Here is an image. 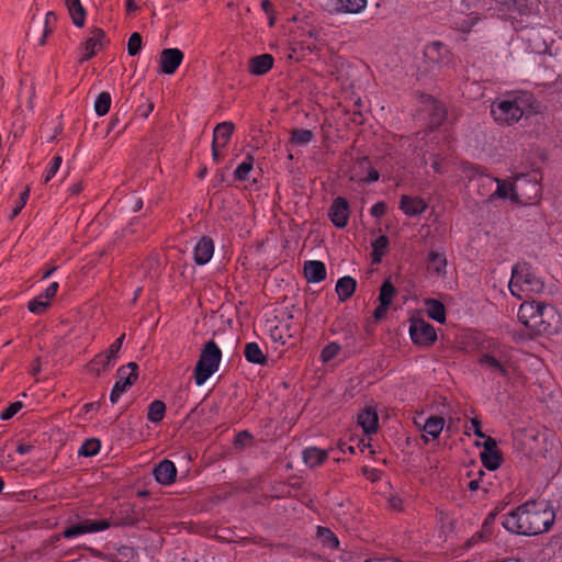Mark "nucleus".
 <instances>
[{"label":"nucleus","mask_w":562,"mask_h":562,"mask_svg":"<svg viewBox=\"0 0 562 562\" xmlns=\"http://www.w3.org/2000/svg\"><path fill=\"white\" fill-rule=\"evenodd\" d=\"M485 441L483 443V447H484V451L483 452H497L496 450V441L491 438V437H486L485 436Z\"/></svg>","instance_id":"obj_51"},{"label":"nucleus","mask_w":562,"mask_h":562,"mask_svg":"<svg viewBox=\"0 0 562 562\" xmlns=\"http://www.w3.org/2000/svg\"><path fill=\"white\" fill-rule=\"evenodd\" d=\"M126 10L128 12H133V11L137 10V4H136L135 0H126Z\"/></svg>","instance_id":"obj_64"},{"label":"nucleus","mask_w":562,"mask_h":562,"mask_svg":"<svg viewBox=\"0 0 562 562\" xmlns=\"http://www.w3.org/2000/svg\"><path fill=\"white\" fill-rule=\"evenodd\" d=\"M479 21V18L476 16H471V18H468L465 21H464V25L462 26V31L463 32H470L471 27L474 26Z\"/></svg>","instance_id":"obj_55"},{"label":"nucleus","mask_w":562,"mask_h":562,"mask_svg":"<svg viewBox=\"0 0 562 562\" xmlns=\"http://www.w3.org/2000/svg\"><path fill=\"white\" fill-rule=\"evenodd\" d=\"M425 55L435 63L448 64L450 52L446 45L439 42H434L426 46Z\"/></svg>","instance_id":"obj_24"},{"label":"nucleus","mask_w":562,"mask_h":562,"mask_svg":"<svg viewBox=\"0 0 562 562\" xmlns=\"http://www.w3.org/2000/svg\"><path fill=\"white\" fill-rule=\"evenodd\" d=\"M338 11L345 13H360L367 8V0H337Z\"/></svg>","instance_id":"obj_33"},{"label":"nucleus","mask_w":562,"mask_h":562,"mask_svg":"<svg viewBox=\"0 0 562 562\" xmlns=\"http://www.w3.org/2000/svg\"><path fill=\"white\" fill-rule=\"evenodd\" d=\"M508 288L514 296L522 299L541 293L544 290V282L529 265L524 262L513 268Z\"/></svg>","instance_id":"obj_5"},{"label":"nucleus","mask_w":562,"mask_h":562,"mask_svg":"<svg viewBox=\"0 0 562 562\" xmlns=\"http://www.w3.org/2000/svg\"><path fill=\"white\" fill-rule=\"evenodd\" d=\"M314 138V134L310 130H293L291 133V144L295 146H305Z\"/></svg>","instance_id":"obj_35"},{"label":"nucleus","mask_w":562,"mask_h":562,"mask_svg":"<svg viewBox=\"0 0 562 562\" xmlns=\"http://www.w3.org/2000/svg\"><path fill=\"white\" fill-rule=\"evenodd\" d=\"M356 280L351 277H342L336 283V292L339 301L345 302L348 300L356 290Z\"/></svg>","instance_id":"obj_27"},{"label":"nucleus","mask_w":562,"mask_h":562,"mask_svg":"<svg viewBox=\"0 0 562 562\" xmlns=\"http://www.w3.org/2000/svg\"><path fill=\"white\" fill-rule=\"evenodd\" d=\"M480 366L499 375H506L510 367V351L507 347L494 342L488 351L479 358Z\"/></svg>","instance_id":"obj_7"},{"label":"nucleus","mask_w":562,"mask_h":562,"mask_svg":"<svg viewBox=\"0 0 562 562\" xmlns=\"http://www.w3.org/2000/svg\"><path fill=\"white\" fill-rule=\"evenodd\" d=\"M427 314L430 318L438 323L446 322V308L441 302L435 299L425 300Z\"/></svg>","instance_id":"obj_30"},{"label":"nucleus","mask_w":562,"mask_h":562,"mask_svg":"<svg viewBox=\"0 0 562 562\" xmlns=\"http://www.w3.org/2000/svg\"><path fill=\"white\" fill-rule=\"evenodd\" d=\"M233 132L234 124L232 122H222L217 124L214 128L212 144H215V146H220L221 148H225L232 137Z\"/></svg>","instance_id":"obj_25"},{"label":"nucleus","mask_w":562,"mask_h":562,"mask_svg":"<svg viewBox=\"0 0 562 562\" xmlns=\"http://www.w3.org/2000/svg\"><path fill=\"white\" fill-rule=\"evenodd\" d=\"M481 483H482V479L479 477V479H474V480H471L468 484V487L471 490V491H476L479 488H481Z\"/></svg>","instance_id":"obj_58"},{"label":"nucleus","mask_w":562,"mask_h":562,"mask_svg":"<svg viewBox=\"0 0 562 562\" xmlns=\"http://www.w3.org/2000/svg\"><path fill=\"white\" fill-rule=\"evenodd\" d=\"M350 179L353 181L374 182L379 179V172L371 167L368 158H361L355 165Z\"/></svg>","instance_id":"obj_16"},{"label":"nucleus","mask_w":562,"mask_h":562,"mask_svg":"<svg viewBox=\"0 0 562 562\" xmlns=\"http://www.w3.org/2000/svg\"><path fill=\"white\" fill-rule=\"evenodd\" d=\"M390 506L393 508V509H401L402 508V499L397 496H392L390 498Z\"/></svg>","instance_id":"obj_57"},{"label":"nucleus","mask_w":562,"mask_h":562,"mask_svg":"<svg viewBox=\"0 0 562 562\" xmlns=\"http://www.w3.org/2000/svg\"><path fill=\"white\" fill-rule=\"evenodd\" d=\"M553 306L540 302H524L518 310L519 322L536 334H551L559 323Z\"/></svg>","instance_id":"obj_3"},{"label":"nucleus","mask_w":562,"mask_h":562,"mask_svg":"<svg viewBox=\"0 0 562 562\" xmlns=\"http://www.w3.org/2000/svg\"><path fill=\"white\" fill-rule=\"evenodd\" d=\"M23 407L22 402H14L10 404L4 411L1 412L0 418L2 420H8L12 418L15 414H18Z\"/></svg>","instance_id":"obj_45"},{"label":"nucleus","mask_w":562,"mask_h":562,"mask_svg":"<svg viewBox=\"0 0 562 562\" xmlns=\"http://www.w3.org/2000/svg\"><path fill=\"white\" fill-rule=\"evenodd\" d=\"M153 110H154L153 103H148L144 109H142V108L138 109L140 115L144 117H147L151 113Z\"/></svg>","instance_id":"obj_59"},{"label":"nucleus","mask_w":562,"mask_h":562,"mask_svg":"<svg viewBox=\"0 0 562 562\" xmlns=\"http://www.w3.org/2000/svg\"><path fill=\"white\" fill-rule=\"evenodd\" d=\"M125 338V334H122L110 346L109 350L105 351L108 355H110L114 360L116 358L117 352L121 350V347L123 345Z\"/></svg>","instance_id":"obj_49"},{"label":"nucleus","mask_w":562,"mask_h":562,"mask_svg":"<svg viewBox=\"0 0 562 562\" xmlns=\"http://www.w3.org/2000/svg\"><path fill=\"white\" fill-rule=\"evenodd\" d=\"M394 294L395 288L393 286V284L389 280L384 281L379 294L380 304L375 308L373 314L376 319H381L385 316L386 311L392 303Z\"/></svg>","instance_id":"obj_19"},{"label":"nucleus","mask_w":562,"mask_h":562,"mask_svg":"<svg viewBox=\"0 0 562 562\" xmlns=\"http://www.w3.org/2000/svg\"><path fill=\"white\" fill-rule=\"evenodd\" d=\"M65 4L68 9L72 23L81 27L85 24L86 11L80 3V0H65Z\"/></svg>","instance_id":"obj_29"},{"label":"nucleus","mask_w":562,"mask_h":562,"mask_svg":"<svg viewBox=\"0 0 562 562\" xmlns=\"http://www.w3.org/2000/svg\"><path fill=\"white\" fill-rule=\"evenodd\" d=\"M214 243L210 237H202L194 246L193 259L199 266L206 265L213 257Z\"/></svg>","instance_id":"obj_17"},{"label":"nucleus","mask_w":562,"mask_h":562,"mask_svg":"<svg viewBox=\"0 0 562 562\" xmlns=\"http://www.w3.org/2000/svg\"><path fill=\"white\" fill-rule=\"evenodd\" d=\"M447 267V260L443 254L437 251H430L428 256V266L427 269L431 273H436L441 276L445 273Z\"/></svg>","instance_id":"obj_32"},{"label":"nucleus","mask_w":562,"mask_h":562,"mask_svg":"<svg viewBox=\"0 0 562 562\" xmlns=\"http://www.w3.org/2000/svg\"><path fill=\"white\" fill-rule=\"evenodd\" d=\"M481 459L484 467L491 471L496 470L501 464V459L497 452H481Z\"/></svg>","instance_id":"obj_41"},{"label":"nucleus","mask_w":562,"mask_h":562,"mask_svg":"<svg viewBox=\"0 0 562 562\" xmlns=\"http://www.w3.org/2000/svg\"><path fill=\"white\" fill-rule=\"evenodd\" d=\"M304 274L308 282L318 283L326 278V267L318 260L306 261L304 263Z\"/></svg>","instance_id":"obj_22"},{"label":"nucleus","mask_w":562,"mask_h":562,"mask_svg":"<svg viewBox=\"0 0 562 562\" xmlns=\"http://www.w3.org/2000/svg\"><path fill=\"white\" fill-rule=\"evenodd\" d=\"M317 538L324 546H326L330 549H335L339 546V541H338L337 537L328 528L317 527Z\"/></svg>","instance_id":"obj_36"},{"label":"nucleus","mask_w":562,"mask_h":562,"mask_svg":"<svg viewBox=\"0 0 562 562\" xmlns=\"http://www.w3.org/2000/svg\"><path fill=\"white\" fill-rule=\"evenodd\" d=\"M27 198H29V192L27 191H24L23 193H21L20 202H18V205L13 210V216H15V215H18L20 213V211L25 205Z\"/></svg>","instance_id":"obj_52"},{"label":"nucleus","mask_w":562,"mask_h":562,"mask_svg":"<svg viewBox=\"0 0 562 562\" xmlns=\"http://www.w3.org/2000/svg\"><path fill=\"white\" fill-rule=\"evenodd\" d=\"M142 49V36L139 33H133L127 41V53L131 56H136Z\"/></svg>","instance_id":"obj_43"},{"label":"nucleus","mask_w":562,"mask_h":562,"mask_svg":"<svg viewBox=\"0 0 562 562\" xmlns=\"http://www.w3.org/2000/svg\"><path fill=\"white\" fill-rule=\"evenodd\" d=\"M398 207L407 216H417L426 211L427 203L418 196L402 195Z\"/></svg>","instance_id":"obj_18"},{"label":"nucleus","mask_w":562,"mask_h":562,"mask_svg":"<svg viewBox=\"0 0 562 562\" xmlns=\"http://www.w3.org/2000/svg\"><path fill=\"white\" fill-rule=\"evenodd\" d=\"M290 337H291V334H289L288 330L284 331L283 328L279 327V326H276L271 330V338L274 341L281 342L282 345H284Z\"/></svg>","instance_id":"obj_48"},{"label":"nucleus","mask_w":562,"mask_h":562,"mask_svg":"<svg viewBox=\"0 0 562 562\" xmlns=\"http://www.w3.org/2000/svg\"><path fill=\"white\" fill-rule=\"evenodd\" d=\"M530 98L525 93L498 98L491 104V115L498 124L513 125L522 117Z\"/></svg>","instance_id":"obj_4"},{"label":"nucleus","mask_w":562,"mask_h":562,"mask_svg":"<svg viewBox=\"0 0 562 562\" xmlns=\"http://www.w3.org/2000/svg\"><path fill=\"white\" fill-rule=\"evenodd\" d=\"M100 441L98 439H87L78 450L79 456L93 457L100 451Z\"/></svg>","instance_id":"obj_40"},{"label":"nucleus","mask_w":562,"mask_h":562,"mask_svg":"<svg viewBox=\"0 0 562 562\" xmlns=\"http://www.w3.org/2000/svg\"><path fill=\"white\" fill-rule=\"evenodd\" d=\"M273 66V57L269 54H262L252 57L249 60V72L255 76H261L268 72Z\"/></svg>","instance_id":"obj_23"},{"label":"nucleus","mask_w":562,"mask_h":562,"mask_svg":"<svg viewBox=\"0 0 562 562\" xmlns=\"http://www.w3.org/2000/svg\"><path fill=\"white\" fill-rule=\"evenodd\" d=\"M105 43V33L101 29H93L83 43L82 55L80 61H86L92 58L99 50L102 49Z\"/></svg>","instance_id":"obj_13"},{"label":"nucleus","mask_w":562,"mask_h":562,"mask_svg":"<svg viewBox=\"0 0 562 562\" xmlns=\"http://www.w3.org/2000/svg\"><path fill=\"white\" fill-rule=\"evenodd\" d=\"M114 362L115 360L110 355L102 352L95 356L94 359L89 363V370L99 375L101 372L111 369Z\"/></svg>","instance_id":"obj_28"},{"label":"nucleus","mask_w":562,"mask_h":562,"mask_svg":"<svg viewBox=\"0 0 562 562\" xmlns=\"http://www.w3.org/2000/svg\"><path fill=\"white\" fill-rule=\"evenodd\" d=\"M244 356L248 362L255 364H265L267 362V357L257 342H247Z\"/></svg>","instance_id":"obj_31"},{"label":"nucleus","mask_w":562,"mask_h":562,"mask_svg":"<svg viewBox=\"0 0 562 562\" xmlns=\"http://www.w3.org/2000/svg\"><path fill=\"white\" fill-rule=\"evenodd\" d=\"M222 351L217 344L209 340L201 350L194 369V382L203 385L220 368Z\"/></svg>","instance_id":"obj_6"},{"label":"nucleus","mask_w":562,"mask_h":562,"mask_svg":"<svg viewBox=\"0 0 562 562\" xmlns=\"http://www.w3.org/2000/svg\"><path fill=\"white\" fill-rule=\"evenodd\" d=\"M59 284L52 282L48 286L29 302V311L34 314H43L52 304L58 291Z\"/></svg>","instance_id":"obj_12"},{"label":"nucleus","mask_w":562,"mask_h":562,"mask_svg":"<svg viewBox=\"0 0 562 562\" xmlns=\"http://www.w3.org/2000/svg\"><path fill=\"white\" fill-rule=\"evenodd\" d=\"M554 517L553 508L548 502H527L509 513L502 525L513 533L533 536L549 530Z\"/></svg>","instance_id":"obj_1"},{"label":"nucleus","mask_w":562,"mask_h":562,"mask_svg":"<svg viewBox=\"0 0 562 562\" xmlns=\"http://www.w3.org/2000/svg\"><path fill=\"white\" fill-rule=\"evenodd\" d=\"M304 463L310 468L321 465L327 459V451L315 447H308L302 452Z\"/></svg>","instance_id":"obj_26"},{"label":"nucleus","mask_w":562,"mask_h":562,"mask_svg":"<svg viewBox=\"0 0 562 562\" xmlns=\"http://www.w3.org/2000/svg\"><path fill=\"white\" fill-rule=\"evenodd\" d=\"M415 426L422 431V439L424 442L438 439L445 427V419L440 416L431 415L425 417L424 414H418L414 418Z\"/></svg>","instance_id":"obj_10"},{"label":"nucleus","mask_w":562,"mask_h":562,"mask_svg":"<svg viewBox=\"0 0 562 562\" xmlns=\"http://www.w3.org/2000/svg\"><path fill=\"white\" fill-rule=\"evenodd\" d=\"M431 167L438 173L443 172L442 167H441V161H440V159L438 157L434 158V160L431 162Z\"/></svg>","instance_id":"obj_60"},{"label":"nucleus","mask_w":562,"mask_h":562,"mask_svg":"<svg viewBox=\"0 0 562 562\" xmlns=\"http://www.w3.org/2000/svg\"><path fill=\"white\" fill-rule=\"evenodd\" d=\"M221 147L215 146V144H212V156L215 161H217L221 157Z\"/></svg>","instance_id":"obj_61"},{"label":"nucleus","mask_w":562,"mask_h":562,"mask_svg":"<svg viewBox=\"0 0 562 562\" xmlns=\"http://www.w3.org/2000/svg\"><path fill=\"white\" fill-rule=\"evenodd\" d=\"M493 519H494V514H490L488 517L485 519V521L483 524V531L479 535V539L485 538V535L487 532H490L488 531V527L492 524Z\"/></svg>","instance_id":"obj_54"},{"label":"nucleus","mask_w":562,"mask_h":562,"mask_svg":"<svg viewBox=\"0 0 562 562\" xmlns=\"http://www.w3.org/2000/svg\"><path fill=\"white\" fill-rule=\"evenodd\" d=\"M111 106V95L109 92H101L94 102V110L99 116L105 115Z\"/></svg>","instance_id":"obj_38"},{"label":"nucleus","mask_w":562,"mask_h":562,"mask_svg":"<svg viewBox=\"0 0 562 562\" xmlns=\"http://www.w3.org/2000/svg\"><path fill=\"white\" fill-rule=\"evenodd\" d=\"M521 1L525 2V0H521ZM513 5L517 7L519 13H521V14H526L529 11V9H528L526 3H520L519 7H518L517 1H514Z\"/></svg>","instance_id":"obj_62"},{"label":"nucleus","mask_w":562,"mask_h":562,"mask_svg":"<svg viewBox=\"0 0 562 562\" xmlns=\"http://www.w3.org/2000/svg\"><path fill=\"white\" fill-rule=\"evenodd\" d=\"M183 53L179 48H165L159 56L160 71L166 75H172L179 68L183 60Z\"/></svg>","instance_id":"obj_14"},{"label":"nucleus","mask_w":562,"mask_h":562,"mask_svg":"<svg viewBox=\"0 0 562 562\" xmlns=\"http://www.w3.org/2000/svg\"><path fill=\"white\" fill-rule=\"evenodd\" d=\"M154 476L159 484L170 485L176 480L177 468L172 461L164 460L154 469Z\"/></svg>","instance_id":"obj_20"},{"label":"nucleus","mask_w":562,"mask_h":562,"mask_svg":"<svg viewBox=\"0 0 562 562\" xmlns=\"http://www.w3.org/2000/svg\"><path fill=\"white\" fill-rule=\"evenodd\" d=\"M137 366L130 362L126 366L119 368L116 372V382L111 391L110 401L115 404L122 394H124L137 380Z\"/></svg>","instance_id":"obj_9"},{"label":"nucleus","mask_w":562,"mask_h":562,"mask_svg":"<svg viewBox=\"0 0 562 562\" xmlns=\"http://www.w3.org/2000/svg\"><path fill=\"white\" fill-rule=\"evenodd\" d=\"M358 425L366 434H373L378 430L379 417L374 408L367 407L357 417Z\"/></svg>","instance_id":"obj_21"},{"label":"nucleus","mask_w":562,"mask_h":562,"mask_svg":"<svg viewBox=\"0 0 562 562\" xmlns=\"http://www.w3.org/2000/svg\"><path fill=\"white\" fill-rule=\"evenodd\" d=\"M340 351V346L336 342L327 345L321 353L322 360L328 362L333 360Z\"/></svg>","instance_id":"obj_44"},{"label":"nucleus","mask_w":562,"mask_h":562,"mask_svg":"<svg viewBox=\"0 0 562 562\" xmlns=\"http://www.w3.org/2000/svg\"><path fill=\"white\" fill-rule=\"evenodd\" d=\"M41 371H42V364H41V360L37 358L31 364L30 373L35 376V375L40 374Z\"/></svg>","instance_id":"obj_56"},{"label":"nucleus","mask_w":562,"mask_h":562,"mask_svg":"<svg viewBox=\"0 0 562 562\" xmlns=\"http://www.w3.org/2000/svg\"><path fill=\"white\" fill-rule=\"evenodd\" d=\"M63 162V158L60 156H54L49 164L46 167L45 173H44V182L50 181L57 171L59 170Z\"/></svg>","instance_id":"obj_42"},{"label":"nucleus","mask_w":562,"mask_h":562,"mask_svg":"<svg viewBox=\"0 0 562 562\" xmlns=\"http://www.w3.org/2000/svg\"><path fill=\"white\" fill-rule=\"evenodd\" d=\"M261 8L269 15V24L272 25L273 24V19L270 15L271 12H272V8H273L272 3L269 0H262L261 1Z\"/></svg>","instance_id":"obj_53"},{"label":"nucleus","mask_w":562,"mask_h":562,"mask_svg":"<svg viewBox=\"0 0 562 562\" xmlns=\"http://www.w3.org/2000/svg\"><path fill=\"white\" fill-rule=\"evenodd\" d=\"M471 431L479 438H485L482 431L481 420L477 418H472L470 425L465 426V434L470 435Z\"/></svg>","instance_id":"obj_47"},{"label":"nucleus","mask_w":562,"mask_h":562,"mask_svg":"<svg viewBox=\"0 0 562 562\" xmlns=\"http://www.w3.org/2000/svg\"><path fill=\"white\" fill-rule=\"evenodd\" d=\"M386 212V204L384 202H378L371 207V214L374 217H381Z\"/></svg>","instance_id":"obj_50"},{"label":"nucleus","mask_w":562,"mask_h":562,"mask_svg":"<svg viewBox=\"0 0 562 562\" xmlns=\"http://www.w3.org/2000/svg\"><path fill=\"white\" fill-rule=\"evenodd\" d=\"M389 246V238L384 235L378 237L372 243V257L373 262L378 263L381 261L382 257L384 256L386 248Z\"/></svg>","instance_id":"obj_37"},{"label":"nucleus","mask_w":562,"mask_h":562,"mask_svg":"<svg viewBox=\"0 0 562 562\" xmlns=\"http://www.w3.org/2000/svg\"><path fill=\"white\" fill-rule=\"evenodd\" d=\"M480 181L484 187H492L494 182L497 183L496 191L492 196L496 195L502 199H509L520 204L531 203L540 195L541 191L536 180H529L525 177L517 178L515 183L492 177H481Z\"/></svg>","instance_id":"obj_2"},{"label":"nucleus","mask_w":562,"mask_h":562,"mask_svg":"<svg viewBox=\"0 0 562 562\" xmlns=\"http://www.w3.org/2000/svg\"><path fill=\"white\" fill-rule=\"evenodd\" d=\"M254 168V158L247 156L246 159L238 165L234 175L237 180L244 181L248 179L250 171Z\"/></svg>","instance_id":"obj_39"},{"label":"nucleus","mask_w":562,"mask_h":562,"mask_svg":"<svg viewBox=\"0 0 562 562\" xmlns=\"http://www.w3.org/2000/svg\"><path fill=\"white\" fill-rule=\"evenodd\" d=\"M110 527V522L106 519H83L77 522L66 521V527L61 531V536L66 540H74L82 535L95 533L106 530Z\"/></svg>","instance_id":"obj_8"},{"label":"nucleus","mask_w":562,"mask_h":562,"mask_svg":"<svg viewBox=\"0 0 562 562\" xmlns=\"http://www.w3.org/2000/svg\"><path fill=\"white\" fill-rule=\"evenodd\" d=\"M166 414V405L161 401H154L149 404L147 418L151 423H159Z\"/></svg>","instance_id":"obj_34"},{"label":"nucleus","mask_w":562,"mask_h":562,"mask_svg":"<svg viewBox=\"0 0 562 562\" xmlns=\"http://www.w3.org/2000/svg\"><path fill=\"white\" fill-rule=\"evenodd\" d=\"M409 335L412 340L420 346L432 345L437 339L434 326L419 318L411 321Z\"/></svg>","instance_id":"obj_11"},{"label":"nucleus","mask_w":562,"mask_h":562,"mask_svg":"<svg viewBox=\"0 0 562 562\" xmlns=\"http://www.w3.org/2000/svg\"><path fill=\"white\" fill-rule=\"evenodd\" d=\"M32 450V446L30 445H20L16 449V451L20 453V454H26L29 453L30 451Z\"/></svg>","instance_id":"obj_63"},{"label":"nucleus","mask_w":562,"mask_h":562,"mask_svg":"<svg viewBox=\"0 0 562 562\" xmlns=\"http://www.w3.org/2000/svg\"><path fill=\"white\" fill-rule=\"evenodd\" d=\"M328 216L337 228L346 227L349 220V204L347 200L341 196L336 198L328 210Z\"/></svg>","instance_id":"obj_15"},{"label":"nucleus","mask_w":562,"mask_h":562,"mask_svg":"<svg viewBox=\"0 0 562 562\" xmlns=\"http://www.w3.org/2000/svg\"><path fill=\"white\" fill-rule=\"evenodd\" d=\"M56 21V14L52 11L47 12L46 15H45V27H44V32H43V35L40 40V44L41 45H44L45 44V40L47 37V35L52 32V23Z\"/></svg>","instance_id":"obj_46"}]
</instances>
